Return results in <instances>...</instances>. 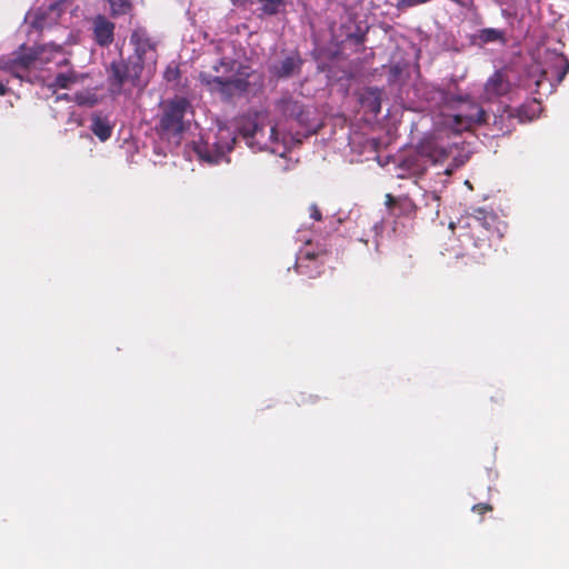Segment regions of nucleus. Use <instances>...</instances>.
Returning a JSON list of instances; mask_svg holds the SVG:
<instances>
[{"mask_svg": "<svg viewBox=\"0 0 569 569\" xmlns=\"http://www.w3.org/2000/svg\"><path fill=\"white\" fill-rule=\"evenodd\" d=\"M134 56L127 62H112L110 66L109 84L112 94L131 96L133 89L141 91L154 71L157 63L156 42L146 29L137 28L130 37Z\"/></svg>", "mask_w": 569, "mask_h": 569, "instance_id": "1", "label": "nucleus"}, {"mask_svg": "<svg viewBox=\"0 0 569 569\" xmlns=\"http://www.w3.org/2000/svg\"><path fill=\"white\" fill-rule=\"evenodd\" d=\"M469 157V152L457 143L443 146L438 142H427L399 161L397 176L399 178L421 176L428 164L432 163L433 166L445 164L443 171L437 174L449 177L456 169L463 166Z\"/></svg>", "mask_w": 569, "mask_h": 569, "instance_id": "2", "label": "nucleus"}, {"mask_svg": "<svg viewBox=\"0 0 569 569\" xmlns=\"http://www.w3.org/2000/svg\"><path fill=\"white\" fill-rule=\"evenodd\" d=\"M239 131L246 139L249 148L254 151H269L273 154L284 156L288 151L289 140L272 126L266 111H250L240 119Z\"/></svg>", "mask_w": 569, "mask_h": 569, "instance_id": "3", "label": "nucleus"}, {"mask_svg": "<svg viewBox=\"0 0 569 569\" xmlns=\"http://www.w3.org/2000/svg\"><path fill=\"white\" fill-rule=\"evenodd\" d=\"M54 62L58 67L67 64L63 48L58 44H44L37 49L21 48V51L0 59V69L11 73L14 78L31 82L32 72L42 69L46 64Z\"/></svg>", "mask_w": 569, "mask_h": 569, "instance_id": "4", "label": "nucleus"}, {"mask_svg": "<svg viewBox=\"0 0 569 569\" xmlns=\"http://www.w3.org/2000/svg\"><path fill=\"white\" fill-rule=\"evenodd\" d=\"M569 61L557 51L546 50L541 61L530 67L528 86L533 84L540 96H549L566 77Z\"/></svg>", "mask_w": 569, "mask_h": 569, "instance_id": "5", "label": "nucleus"}, {"mask_svg": "<svg viewBox=\"0 0 569 569\" xmlns=\"http://www.w3.org/2000/svg\"><path fill=\"white\" fill-rule=\"evenodd\" d=\"M236 136L231 128L218 124L194 142V151L201 161L209 164L228 162L227 154L232 150Z\"/></svg>", "mask_w": 569, "mask_h": 569, "instance_id": "6", "label": "nucleus"}, {"mask_svg": "<svg viewBox=\"0 0 569 569\" xmlns=\"http://www.w3.org/2000/svg\"><path fill=\"white\" fill-rule=\"evenodd\" d=\"M487 121V111L469 98L456 97L446 114L445 124L459 133Z\"/></svg>", "mask_w": 569, "mask_h": 569, "instance_id": "7", "label": "nucleus"}, {"mask_svg": "<svg viewBox=\"0 0 569 569\" xmlns=\"http://www.w3.org/2000/svg\"><path fill=\"white\" fill-rule=\"evenodd\" d=\"M493 220L495 217L492 214L478 209L475 214L461 218L457 223L451 222L450 228L459 230L458 236L467 250V254L476 257V253L470 251L469 243L473 248L487 247V239L481 237V234L490 228Z\"/></svg>", "mask_w": 569, "mask_h": 569, "instance_id": "8", "label": "nucleus"}, {"mask_svg": "<svg viewBox=\"0 0 569 569\" xmlns=\"http://www.w3.org/2000/svg\"><path fill=\"white\" fill-rule=\"evenodd\" d=\"M216 74L210 72H201L200 80L208 86L211 91L220 92L224 96H231L236 91H244L247 81L229 74L232 71V64L221 60L219 64L213 66Z\"/></svg>", "mask_w": 569, "mask_h": 569, "instance_id": "9", "label": "nucleus"}, {"mask_svg": "<svg viewBox=\"0 0 569 569\" xmlns=\"http://www.w3.org/2000/svg\"><path fill=\"white\" fill-rule=\"evenodd\" d=\"M191 112L186 98L177 97L163 104L160 128L163 133L178 136L186 129L184 118Z\"/></svg>", "mask_w": 569, "mask_h": 569, "instance_id": "10", "label": "nucleus"}, {"mask_svg": "<svg viewBox=\"0 0 569 569\" xmlns=\"http://www.w3.org/2000/svg\"><path fill=\"white\" fill-rule=\"evenodd\" d=\"M66 7L64 1H50L41 4L39 8L27 14V20L31 27L43 30L58 22Z\"/></svg>", "mask_w": 569, "mask_h": 569, "instance_id": "11", "label": "nucleus"}, {"mask_svg": "<svg viewBox=\"0 0 569 569\" xmlns=\"http://www.w3.org/2000/svg\"><path fill=\"white\" fill-rule=\"evenodd\" d=\"M511 83L506 71H496L485 83L480 96L482 102L491 103L498 101L510 92Z\"/></svg>", "mask_w": 569, "mask_h": 569, "instance_id": "12", "label": "nucleus"}, {"mask_svg": "<svg viewBox=\"0 0 569 569\" xmlns=\"http://www.w3.org/2000/svg\"><path fill=\"white\" fill-rule=\"evenodd\" d=\"M302 59L298 52H290L269 66L273 78L287 79L298 74L301 70Z\"/></svg>", "mask_w": 569, "mask_h": 569, "instance_id": "13", "label": "nucleus"}, {"mask_svg": "<svg viewBox=\"0 0 569 569\" xmlns=\"http://www.w3.org/2000/svg\"><path fill=\"white\" fill-rule=\"evenodd\" d=\"M92 31L94 41L101 47H107L113 41L114 23L104 16H97L92 22Z\"/></svg>", "mask_w": 569, "mask_h": 569, "instance_id": "14", "label": "nucleus"}, {"mask_svg": "<svg viewBox=\"0 0 569 569\" xmlns=\"http://www.w3.org/2000/svg\"><path fill=\"white\" fill-rule=\"evenodd\" d=\"M405 206L412 209L418 207H425L430 210L431 217L439 216V207H440V196L437 189L431 191L422 190L421 199L418 200V203L412 202L410 199L402 200Z\"/></svg>", "mask_w": 569, "mask_h": 569, "instance_id": "15", "label": "nucleus"}, {"mask_svg": "<svg viewBox=\"0 0 569 569\" xmlns=\"http://www.w3.org/2000/svg\"><path fill=\"white\" fill-rule=\"evenodd\" d=\"M90 130L100 141L104 142L111 137L113 123L108 116L94 112L90 118Z\"/></svg>", "mask_w": 569, "mask_h": 569, "instance_id": "16", "label": "nucleus"}, {"mask_svg": "<svg viewBox=\"0 0 569 569\" xmlns=\"http://www.w3.org/2000/svg\"><path fill=\"white\" fill-rule=\"evenodd\" d=\"M88 76L86 73H81L74 69H68L66 71H59L50 87L60 88V89H71L76 84H80L84 81Z\"/></svg>", "mask_w": 569, "mask_h": 569, "instance_id": "17", "label": "nucleus"}, {"mask_svg": "<svg viewBox=\"0 0 569 569\" xmlns=\"http://www.w3.org/2000/svg\"><path fill=\"white\" fill-rule=\"evenodd\" d=\"M277 109L287 118H293L299 123H305L307 121V117L305 116L302 106L292 100L290 97H283L277 103Z\"/></svg>", "mask_w": 569, "mask_h": 569, "instance_id": "18", "label": "nucleus"}, {"mask_svg": "<svg viewBox=\"0 0 569 569\" xmlns=\"http://www.w3.org/2000/svg\"><path fill=\"white\" fill-rule=\"evenodd\" d=\"M426 99L436 107H445L448 110L455 102L456 96L450 94L439 87H430L426 92Z\"/></svg>", "mask_w": 569, "mask_h": 569, "instance_id": "19", "label": "nucleus"}, {"mask_svg": "<svg viewBox=\"0 0 569 569\" xmlns=\"http://www.w3.org/2000/svg\"><path fill=\"white\" fill-rule=\"evenodd\" d=\"M239 4H258L259 10L267 16L278 14L286 6L284 0H237Z\"/></svg>", "mask_w": 569, "mask_h": 569, "instance_id": "20", "label": "nucleus"}, {"mask_svg": "<svg viewBox=\"0 0 569 569\" xmlns=\"http://www.w3.org/2000/svg\"><path fill=\"white\" fill-rule=\"evenodd\" d=\"M315 259H316V254L315 253H310V252H306L305 256L299 257L298 260H297V263H296L298 272L301 273V274H307L310 278L316 277L317 274H319L320 271L318 270V267L311 268L309 263H306V262H310L311 263V262L315 261Z\"/></svg>", "mask_w": 569, "mask_h": 569, "instance_id": "21", "label": "nucleus"}, {"mask_svg": "<svg viewBox=\"0 0 569 569\" xmlns=\"http://www.w3.org/2000/svg\"><path fill=\"white\" fill-rule=\"evenodd\" d=\"M481 43L505 42V32L495 28L481 29L477 36Z\"/></svg>", "mask_w": 569, "mask_h": 569, "instance_id": "22", "label": "nucleus"}, {"mask_svg": "<svg viewBox=\"0 0 569 569\" xmlns=\"http://www.w3.org/2000/svg\"><path fill=\"white\" fill-rule=\"evenodd\" d=\"M73 100L79 106L93 107L99 102L100 98L94 90H83L77 92Z\"/></svg>", "mask_w": 569, "mask_h": 569, "instance_id": "23", "label": "nucleus"}, {"mask_svg": "<svg viewBox=\"0 0 569 569\" xmlns=\"http://www.w3.org/2000/svg\"><path fill=\"white\" fill-rule=\"evenodd\" d=\"M109 7L110 11L113 16L124 14L130 9L129 0H104Z\"/></svg>", "mask_w": 569, "mask_h": 569, "instance_id": "24", "label": "nucleus"}, {"mask_svg": "<svg viewBox=\"0 0 569 569\" xmlns=\"http://www.w3.org/2000/svg\"><path fill=\"white\" fill-rule=\"evenodd\" d=\"M179 74L178 68L176 66H168L164 71V78L168 81H174L177 80Z\"/></svg>", "mask_w": 569, "mask_h": 569, "instance_id": "25", "label": "nucleus"}, {"mask_svg": "<svg viewBox=\"0 0 569 569\" xmlns=\"http://www.w3.org/2000/svg\"><path fill=\"white\" fill-rule=\"evenodd\" d=\"M310 217L315 220L321 219V212L316 204L310 206Z\"/></svg>", "mask_w": 569, "mask_h": 569, "instance_id": "26", "label": "nucleus"}, {"mask_svg": "<svg viewBox=\"0 0 569 569\" xmlns=\"http://www.w3.org/2000/svg\"><path fill=\"white\" fill-rule=\"evenodd\" d=\"M370 108H371V111L376 114L380 112V101L377 96L373 98V101L370 104Z\"/></svg>", "mask_w": 569, "mask_h": 569, "instance_id": "27", "label": "nucleus"}, {"mask_svg": "<svg viewBox=\"0 0 569 569\" xmlns=\"http://www.w3.org/2000/svg\"><path fill=\"white\" fill-rule=\"evenodd\" d=\"M490 509H491V507L488 506V505H476L472 508L473 511H480V512L487 511V510H490Z\"/></svg>", "mask_w": 569, "mask_h": 569, "instance_id": "28", "label": "nucleus"}, {"mask_svg": "<svg viewBox=\"0 0 569 569\" xmlns=\"http://www.w3.org/2000/svg\"><path fill=\"white\" fill-rule=\"evenodd\" d=\"M6 92H7L6 84L2 81H0V94L3 96V94H6Z\"/></svg>", "mask_w": 569, "mask_h": 569, "instance_id": "29", "label": "nucleus"}, {"mask_svg": "<svg viewBox=\"0 0 569 569\" xmlns=\"http://www.w3.org/2000/svg\"><path fill=\"white\" fill-rule=\"evenodd\" d=\"M388 198V203H390L391 201H393L392 197L390 194L387 196Z\"/></svg>", "mask_w": 569, "mask_h": 569, "instance_id": "30", "label": "nucleus"}]
</instances>
